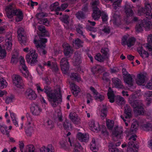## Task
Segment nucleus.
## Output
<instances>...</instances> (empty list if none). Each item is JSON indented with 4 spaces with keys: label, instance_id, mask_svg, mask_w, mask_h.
Masks as SVG:
<instances>
[{
    "label": "nucleus",
    "instance_id": "f257e3e1",
    "mask_svg": "<svg viewBox=\"0 0 152 152\" xmlns=\"http://www.w3.org/2000/svg\"><path fill=\"white\" fill-rule=\"evenodd\" d=\"M43 90V91L48 97L49 101L53 107H56L59 102H61L62 96L60 90H52L51 88L48 86H45Z\"/></svg>",
    "mask_w": 152,
    "mask_h": 152
},
{
    "label": "nucleus",
    "instance_id": "f03ea898",
    "mask_svg": "<svg viewBox=\"0 0 152 152\" xmlns=\"http://www.w3.org/2000/svg\"><path fill=\"white\" fill-rule=\"evenodd\" d=\"M4 10L9 18L11 19L14 16H15V20L17 22L21 21L23 18V15L22 11L19 9L15 8L13 3L6 6Z\"/></svg>",
    "mask_w": 152,
    "mask_h": 152
},
{
    "label": "nucleus",
    "instance_id": "7ed1b4c3",
    "mask_svg": "<svg viewBox=\"0 0 152 152\" xmlns=\"http://www.w3.org/2000/svg\"><path fill=\"white\" fill-rule=\"evenodd\" d=\"M56 115L57 116V124L59 127L61 128L63 127L66 130H69V128L71 127V124L69 123L67 120L63 121L62 114L60 110H57Z\"/></svg>",
    "mask_w": 152,
    "mask_h": 152
},
{
    "label": "nucleus",
    "instance_id": "20e7f679",
    "mask_svg": "<svg viewBox=\"0 0 152 152\" xmlns=\"http://www.w3.org/2000/svg\"><path fill=\"white\" fill-rule=\"evenodd\" d=\"M47 42V40L46 38H41L38 41L34 40V43L36 44V46L39 53L42 55H45L47 53L45 50V43Z\"/></svg>",
    "mask_w": 152,
    "mask_h": 152
},
{
    "label": "nucleus",
    "instance_id": "39448f33",
    "mask_svg": "<svg viewBox=\"0 0 152 152\" xmlns=\"http://www.w3.org/2000/svg\"><path fill=\"white\" fill-rule=\"evenodd\" d=\"M131 105L134 108V111L137 115H143L144 111L143 107V105L141 101L137 100L130 102Z\"/></svg>",
    "mask_w": 152,
    "mask_h": 152
},
{
    "label": "nucleus",
    "instance_id": "423d86ee",
    "mask_svg": "<svg viewBox=\"0 0 152 152\" xmlns=\"http://www.w3.org/2000/svg\"><path fill=\"white\" fill-rule=\"evenodd\" d=\"M30 51V53L26 55V59L28 63L34 64L37 62L38 54L34 49H31Z\"/></svg>",
    "mask_w": 152,
    "mask_h": 152
},
{
    "label": "nucleus",
    "instance_id": "0eeeda50",
    "mask_svg": "<svg viewBox=\"0 0 152 152\" xmlns=\"http://www.w3.org/2000/svg\"><path fill=\"white\" fill-rule=\"evenodd\" d=\"M145 8H142L138 12V15H141L143 14H145L146 17L148 19L152 18V13L151 12L152 10L151 7L148 3H145Z\"/></svg>",
    "mask_w": 152,
    "mask_h": 152
},
{
    "label": "nucleus",
    "instance_id": "6e6552de",
    "mask_svg": "<svg viewBox=\"0 0 152 152\" xmlns=\"http://www.w3.org/2000/svg\"><path fill=\"white\" fill-rule=\"evenodd\" d=\"M14 84L18 88H22L24 86L23 81L20 76L14 75L12 77Z\"/></svg>",
    "mask_w": 152,
    "mask_h": 152
},
{
    "label": "nucleus",
    "instance_id": "1a4fd4ad",
    "mask_svg": "<svg viewBox=\"0 0 152 152\" xmlns=\"http://www.w3.org/2000/svg\"><path fill=\"white\" fill-rule=\"evenodd\" d=\"M60 64L63 73L65 74L67 73L69 69V63L67 58H62L60 61Z\"/></svg>",
    "mask_w": 152,
    "mask_h": 152
},
{
    "label": "nucleus",
    "instance_id": "9d476101",
    "mask_svg": "<svg viewBox=\"0 0 152 152\" xmlns=\"http://www.w3.org/2000/svg\"><path fill=\"white\" fill-rule=\"evenodd\" d=\"M24 95L27 99L31 100H35L37 97L35 92L31 89H27L25 92Z\"/></svg>",
    "mask_w": 152,
    "mask_h": 152
},
{
    "label": "nucleus",
    "instance_id": "9b49d317",
    "mask_svg": "<svg viewBox=\"0 0 152 152\" xmlns=\"http://www.w3.org/2000/svg\"><path fill=\"white\" fill-rule=\"evenodd\" d=\"M124 113L126 114V115L124 117L123 115H121V117L125 122V124L126 126H128V124L126 121V120L125 118L129 119L131 117V110L130 107L127 105H125L124 106Z\"/></svg>",
    "mask_w": 152,
    "mask_h": 152
},
{
    "label": "nucleus",
    "instance_id": "f8f14e48",
    "mask_svg": "<svg viewBox=\"0 0 152 152\" xmlns=\"http://www.w3.org/2000/svg\"><path fill=\"white\" fill-rule=\"evenodd\" d=\"M64 49V53L66 56L70 57L72 54V50L70 45L66 42L64 43L62 45Z\"/></svg>",
    "mask_w": 152,
    "mask_h": 152
},
{
    "label": "nucleus",
    "instance_id": "ddd939ff",
    "mask_svg": "<svg viewBox=\"0 0 152 152\" xmlns=\"http://www.w3.org/2000/svg\"><path fill=\"white\" fill-rule=\"evenodd\" d=\"M136 39L134 37H131L129 38L126 40V39L123 37L122 40V44L123 45H127L129 47H130L134 45Z\"/></svg>",
    "mask_w": 152,
    "mask_h": 152
},
{
    "label": "nucleus",
    "instance_id": "4468645a",
    "mask_svg": "<svg viewBox=\"0 0 152 152\" xmlns=\"http://www.w3.org/2000/svg\"><path fill=\"white\" fill-rule=\"evenodd\" d=\"M20 68V71L23 75V76L27 78L28 80H31L32 77L30 74L28 69V68L26 65L21 66Z\"/></svg>",
    "mask_w": 152,
    "mask_h": 152
},
{
    "label": "nucleus",
    "instance_id": "2eb2a0df",
    "mask_svg": "<svg viewBox=\"0 0 152 152\" xmlns=\"http://www.w3.org/2000/svg\"><path fill=\"white\" fill-rule=\"evenodd\" d=\"M123 130L122 128H118L116 126L114 128L113 134L115 138L118 139H121L123 137Z\"/></svg>",
    "mask_w": 152,
    "mask_h": 152
},
{
    "label": "nucleus",
    "instance_id": "dca6fc26",
    "mask_svg": "<svg viewBox=\"0 0 152 152\" xmlns=\"http://www.w3.org/2000/svg\"><path fill=\"white\" fill-rule=\"evenodd\" d=\"M5 45L6 48L8 51L11 50L12 48V35L11 33L7 34L5 39Z\"/></svg>",
    "mask_w": 152,
    "mask_h": 152
},
{
    "label": "nucleus",
    "instance_id": "f3484780",
    "mask_svg": "<svg viewBox=\"0 0 152 152\" xmlns=\"http://www.w3.org/2000/svg\"><path fill=\"white\" fill-rule=\"evenodd\" d=\"M31 111L33 115H39L42 110L40 107L38 105L32 104L31 107Z\"/></svg>",
    "mask_w": 152,
    "mask_h": 152
},
{
    "label": "nucleus",
    "instance_id": "a211bd4d",
    "mask_svg": "<svg viewBox=\"0 0 152 152\" xmlns=\"http://www.w3.org/2000/svg\"><path fill=\"white\" fill-rule=\"evenodd\" d=\"M88 125L91 129L94 131H97L100 129V126L98 122H95L93 120H90L88 122Z\"/></svg>",
    "mask_w": 152,
    "mask_h": 152
},
{
    "label": "nucleus",
    "instance_id": "6ab92c4d",
    "mask_svg": "<svg viewBox=\"0 0 152 152\" xmlns=\"http://www.w3.org/2000/svg\"><path fill=\"white\" fill-rule=\"evenodd\" d=\"M112 84L115 88L123 89L124 87L122 84L121 80L117 78H114L112 79Z\"/></svg>",
    "mask_w": 152,
    "mask_h": 152
},
{
    "label": "nucleus",
    "instance_id": "aec40b11",
    "mask_svg": "<svg viewBox=\"0 0 152 152\" xmlns=\"http://www.w3.org/2000/svg\"><path fill=\"white\" fill-rule=\"evenodd\" d=\"M69 118L75 124H79L80 123V119L75 113H71L69 115Z\"/></svg>",
    "mask_w": 152,
    "mask_h": 152
},
{
    "label": "nucleus",
    "instance_id": "412c9836",
    "mask_svg": "<svg viewBox=\"0 0 152 152\" xmlns=\"http://www.w3.org/2000/svg\"><path fill=\"white\" fill-rule=\"evenodd\" d=\"M73 63L75 66H78L82 62L80 54L76 52L73 58Z\"/></svg>",
    "mask_w": 152,
    "mask_h": 152
},
{
    "label": "nucleus",
    "instance_id": "4be33fe9",
    "mask_svg": "<svg viewBox=\"0 0 152 152\" xmlns=\"http://www.w3.org/2000/svg\"><path fill=\"white\" fill-rule=\"evenodd\" d=\"M132 6L128 2H126L125 5V13L127 17H131L133 15V12L132 9Z\"/></svg>",
    "mask_w": 152,
    "mask_h": 152
},
{
    "label": "nucleus",
    "instance_id": "5701e85b",
    "mask_svg": "<svg viewBox=\"0 0 152 152\" xmlns=\"http://www.w3.org/2000/svg\"><path fill=\"white\" fill-rule=\"evenodd\" d=\"M77 138L81 142H87L89 139V135L86 134L79 132L77 134Z\"/></svg>",
    "mask_w": 152,
    "mask_h": 152
},
{
    "label": "nucleus",
    "instance_id": "b1692460",
    "mask_svg": "<svg viewBox=\"0 0 152 152\" xmlns=\"http://www.w3.org/2000/svg\"><path fill=\"white\" fill-rule=\"evenodd\" d=\"M93 13L92 14L93 18L95 20H98L100 18L102 13L99 8L93 9Z\"/></svg>",
    "mask_w": 152,
    "mask_h": 152
},
{
    "label": "nucleus",
    "instance_id": "393cba45",
    "mask_svg": "<svg viewBox=\"0 0 152 152\" xmlns=\"http://www.w3.org/2000/svg\"><path fill=\"white\" fill-rule=\"evenodd\" d=\"M145 77L146 75L144 74L140 73L138 74L136 80V83L139 85H142L145 82Z\"/></svg>",
    "mask_w": 152,
    "mask_h": 152
},
{
    "label": "nucleus",
    "instance_id": "a878e982",
    "mask_svg": "<svg viewBox=\"0 0 152 152\" xmlns=\"http://www.w3.org/2000/svg\"><path fill=\"white\" fill-rule=\"evenodd\" d=\"M43 64L44 65L47 66L53 69L55 71L58 70V68L56 63V62H53L52 61H48L47 62H44L43 63Z\"/></svg>",
    "mask_w": 152,
    "mask_h": 152
},
{
    "label": "nucleus",
    "instance_id": "bb28decb",
    "mask_svg": "<svg viewBox=\"0 0 152 152\" xmlns=\"http://www.w3.org/2000/svg\"><path fill=\"white\" fill-rule=\"evenodd\" d=\"M70 86L72 88V91L73 95L75 96H77L80 91L79 87L74 83H71Z\"/></svg>",
    "mask_w": 152,
    "mask_h": 152
},
{
    "label": "nucleus",
    "instance_id": "cd10ccee",
    "mask_svg": "<svg viewBox=\"0 0 152 152\" xmlns=\"http://www.w3.org/2000/svg\"><path fill=\"white\" fill-rule=\"evenodd\" d=\"M40 152H54V148L51 144L48 145L47 147L43 146L40 148Z\"/></svg>",
    "mask_w": 152,
    "mask_h": 152
},
{
    "label": "nucleus",
    "instance_id": "c85d7f7f",
    "mask_svg": "<svg viewBox=\"0 0 152 152\" xmlns=\"http://www.w3.org/2000/svg\"><path fill=\"white\" fill-rule=\"evenodd\" d=\"M108 151L109 152H124L122 151L119 150L115 146L114 143H110L108 146Z\"/></svg>",
    "mask_w": 152,
    "mask_h": 152
},
{
    "label": "nucleus",
    "instance_id": "c756f323",
    "mask_svg": "<svg viewBox=\"0 0 152 152\" xmlns=\"http://www.w3.org/2000/svg\"><path fill=\"white\" fill-rule=\"evenodd\" d=\"M143 27L146 30L150 29L152 27V22L149 19H146L142 21Z\"/></svg>",
    "mask_w": 152,
    "mask_h": 152
},
{
    "label": "nucleus",
    "instance_id": "7c9ffc66",
    "mask_svg": "<svg viewBox=\"0 0 152 152\" xmlns=\"http://www.w3.org/2000/svg\"><path fill=\"white\" fill-rule=\"evenodd\" d=\"M133 77H134L133 75H128L124 77V82L129 85L132 86L133 82Z\"/></svg>",
    "mask_w": 152,
    "mask_h": 152
},
{
    "label": "nucleus",
    "instance_id": "2f4dec72",
    "mask_svg": "<svg viewBox=\"0 0 152 152\" xmlns=\"http://www.w3.org/2000/svg\"><path fill=\"white\" fill-rule=\"evenodd\" d=\"M90 149L93 152H97L98 151L97 146L96 144L95 139L93 138L90 145Z\"/></svg>",
    "mask_w": 152,
    "mask_h": 152
},
{
    "label": "nucleus",
    "instance_id": "473e14b6",
    "mask_svg": "<svg viewBox=\"0 0 152 152\" xmlns=\"http://www.w3.org/2000/svg\"><path fill=\"white\" fill-rule=\"evenodd\" d=\"M115 101L116 103L119 105L122 106L125 103L124 99L120 96H117L115 98Z\"/></svg>",
    "mask_w": 152,
    "mask_h": 152
},
{
    "label": "nucleus",
    "instance_id": "72a5a7b5",
    "mask_svg": "<svg viewBox=\"0 0 152 152\" xmlns=\"http://www.w3.org/2000/svg\"><path fill=\"white\" fill-rule=\"evenodd\" d=\"M108 98L109 99L110 102L111 103H113L115 101V95L113 91L110 88H109L107 93Z\"/></svg>",
    "mask_w": 152,
    "mask_h": 152
},
{
    "label": "nucleus",
    "instance_id": "f704fd0d",
    "mask_svg": "<svg viewBox=\"0 0 152 152\" xmlns=\"http://www.w3.org/2000/svg\"><path fill=\"white\" fill-rule=\"evenodd\" d=\"M18 40L22 45H26L27 44V37L25 34L19 35L18 36Z\"/></svg>",
    "mask_w": 152,
    "mask_h": 152
},
{
    "label": "nucleus",
    "instance_id": "c9c22d12",
    "mask_svg": "<svg viewBox=\"0 0 152 152\" xmlns=\"http://www.w3.org/2000/svg\"><path fill=\"white\" fill-rule=\"evenodd\" d=\"M113 21L114 24L119 23L120 21V18L118 11H116L113 15Z\"/></svg>",
    "mask_w": 152,
    "mask_h": 152
},
{
    "label": "nucleus",
    "instance_id": "e433bc0d",
    "mask_svg": "<svg viewBox=\"0 0 152 152\" xmlns=\"http://www.w3.org/2000/svg\"><path fill=\"white\" fill-rule=\"evenodd\" d=\"M26 116L27 118V121L26 124V126L28 127L29 126L33 125V121L32 120V118L30 115V114L28 113H27L26 114Z\"/></svg>",
    "mask_w": 152,
    "mask_h": 152
},
{
    "label": "nucleus",
    "instance_id": "4c0bfd02",
    "mask_svg": "<svg viewBox=\"0 0 152 152\" xmlns=\"http://www.w3.org/2000/svg\"><path fill=\"white\" fill-rule=\"evenodd\" d=\"M68 142L71 146H73L75 147V150H77V149L78 148L80 150L82 149V147L79 143L76 142H73L72 143L69 138H68Z\"/></svg>",
    "mask_w": 152,
    "mask_h": 152
},
{
    "label": "nucleus",
    "instance_id": "58836bf2",
    "mask_svg": "<svg viewBox=\"0 0 152 152\" xmlns=\"http://www.w3.org/2000/svg\"><path fill=\"white\" fill-rule=\"evenodd\" d=\"M73 45L76 49H78L79 48L83 46V42L79 39H76L74 42H73Z\"/></svg>",
    "mask_w": 152,
    "mask_h": 152
},
{
    "label": "nucleus",
    "instance_id": "ea45409f",
    "mask_svg": "<svg viewBox=\"0 0 152 152\" xmlns=\"http://www.w3.org/2000/svg\"><path fill=\"white\" fill-rule=\"evenodd\" d=\"M145 96L146 98L147 101L148 102H147V104L149 105L151 102V97L152 96V91H147L145 93Z\"/></svg>",
    "mask_w": 152,
    "mask_h": 152
},
{
    "label": "nucleus",
    "instance_id": "a19ab883",
    "mask_svg": "<svg viewBox=\"0 0 152 152\" xmlns=\"http://www.w3.org/2000/svg\"><path fill=\"white\" fill-rule=\"evenodd\" d=\"M90 4L92 10L95 9L99 8L98 7H99L100 3L99 0H92Z\"/></svg>",
    "mask_w": 152,
    "mask_h": 152
},
{
    "label": "nucleus",
    "instance_id": "79ce46f5",
    "mask_svg": "<svg viewBox=\"0 0 152 152\" xmlns=\"http://www.w3.org/2000/svg\"><path fill=\"white\" fill-rule=\"evenodd\" d=\"M102 67L101 66L97 65L94 66L92 69V72L94 74L100 73L101 72Z\"/></svg>",
    "mask_w": 152,
    "mask_h": 152
},
{
    "label": "nucleus",
    "instance_id": "37998d69",
    "mask_svg": "<svg viewBox=\"0 0 152 152\" xmlns=\"http://www.w3.org/2000/svg\"><path fill=\"white\" fill-rule=\"evenodd\" d=\"M7 126L4 124L0 125V130L1 132L4 134L8 135L9 132L7 130Z\"/></svg>",
    "mask_w": 152,
    "mask_h": 152
},
{
    "label": "nucleus",
    "instance_id": "c03bdc74",
    "mask_svg": "<svg viewBox=\"0 0 152 152\" xmlns=\"http://www.w3.org/2000/svg\"><path fill=\"white\" fill-rule=\"evenodd\" d=\"M7 85L8 83L2 77L0 78V89H3L5 88Z\"/></svg>",
    "mask_w": 152,
    "mask_h": 152
},
{
    "label": "nucleus",
    "instance_id": "a18cd8bd",
    "mask_svg": "<svg viewBox=\"0 0 152 152\" xmlns=\"http://www.w3.org/2000/svg\"><path fill=\"white\" fill-rule=\"evenodd\" d=\"M143 26L142 24V21L138 22V23L136 24L135 27V30L136 32L139 33L142 31L143 30Z\"/></svg>",
    "mask_w": 152,
    "mask_h": 152
},
{
    "label": "nucleus",
    "instance_id": "49530a36",
    "mask_svg": "<svg viewBox=\"0 0 152 152\" xmlns=\"http://www.w3.org/2000/svg\"><path fill=\"white\" fill-rule=\"evenodd\" d=\"M70 78L73 80H75L77 82H79L80 80V78L78 74L72 73L70 75Z\"/></svg>",
    "mask_w": 152,
    "mask_h": 152
},
{
    "label": "nucleus",
    "instance_id": "de8ad7c7",
    "mask_svg": "<svg viewBox=\"0 0 152 152\" xmlns=\"http://www.w3.org/2000/svg\"><path fill=\"white\" fill-rule=\"evenodd\" d=\"M137 136L136 135H132L129 139L130 141L128 142V145L129 146H133V147L134 146V141L136 140V137Z\"/></svg>",
    "mask_w": 152,
    "mask_h": 152
},
{
    "label": "nucleus",
    "instance_id": "09e8293b",
    "mask_svg": "<svg viewBox=\"0 0 152 152\" xmlns=\"http://www.w3.org/2000/svg\"><path fill=\"white\" fill-rule=\"evenodd\" d=\"M7 56V52L6 50L3 49L1 45H0V59L4 58Z\"/></svg>",
    "mask_w": 152,
    "mask_h": 152
},
{
    "label": "nucleus",
    "instance_id": "8fccbe9b",
    "mask_svg": "<svg viewBox=\"0 0 152 152\" xmlns=\"http://www.w3.org/2000/svg\"><path fill=\"white\" fill-rule=\"evenodd\" d=\"M59 5V3L57 1L52 4L50 7L52 10L55 11H60V7H57Z\"/></svg>",
    "mask_w": 152,
    "mask_h": 152
},
{
    "label": "nucleus",
    "instance_id": "3c124183",
    "mask_svg": "<svg viewBox=\"0 0 152 152\" xmlns=\"http://www.w3.org/2000/svg\"><path fill=\"white\" fill-rule=\"evenodd\" d=\"M38 30L43 34L42 35L48 36L49 34L48 32L45 29V26L43 25H40L38 26Z\"/></svg>",
    "mask_w": 152,
    "mask_h": 152
},
{
    "label": "nucleus",
    "instance_id": "603ef678",
    "mask_svg": "<svg viewBox=\"0 0 152 152\" xmlns=\"http://www.w3.org/2000/svg\"><path fill=\"white\" fill-rule=\"evenodd\" d=\"M76 17L78 19H83L85 18V15L82 11H79L75 14Z\"/></svg>",
    "mask_w": 152,
    "mask_h": 152
},
{
    "label": "nucleus",
    "instance_id": "864d4df0",
    "mask_svg": "<svg viewBox=\"0 0 152 152\" xmlns=\"http://www.w3.org/2000/svg\"><path fill=\"white\" fill-rule=\"evenodd\" d=\"M60 144L61 148L64 149H66L69 146L67 141L66 140H63L60 142Z\"/></svg>",
    "mask_w": 152,
    "mask_h": 152
},
{
    "label": "nucleus",
    "instance_id": "5fc2aeb1",
    "mask_svg": "<svg viewBox=\"0 0 152 152\" xmlns=\"http://www.w3.org/2000/svg\"><path fill=\"white\" fill-rule=\"evenodd\" d=\"M138 124L137 121L134 122L131 125V130L132 132L136 131L138 127Z\"/></svg>",
    "mask_w": 152,
    "mask_h": 152
},
{
    "label": "nucleus",
    "instance_id": "6e6d98bb",
    "mask_svg": "<svg viewBox=\"0 0 152 152\" xmlns=\"http://www.w3.org/2000/svg\"><path fill=\"white\" fill-rule=\"evenodd\" d=\"M61 20L64 23L68 24L69 22V16L68 15H65L63 16L60 18Z\"/></svg>",
    "mask_w": 152,
    "mask_h": 152
},
{
    "label": "nucleus",
    "instance_id": "4d7b16f0",
    "mask_svg": "<svg viewBox=\"0 0 152 152\" xmlns=\"http://www.w3.org/2000/svg\"><path fill=\"white\" fill-rule=\"evenodd\" d=\"M35 148L34 146L32 145H27L25 151L26 152H35Z\"/></svg>",
    "mask_w": 152,
    "mask_h": 152
},
{
    "label": "nucleus",
    "instance_id": "13d9d810",
    "mask_svg": "<svg viewBox=\"0 0 152 152\" xmlns=\"http://www.w3.org/2000/svg\"><path fill=\"white\" fill-rule=\"evenodd\" d=\"M106 58L104 56L103 57L100 53L97 54L95 56V59L98 61L102 62L104 61V59Z\"/></svg>",
    "mask_w": 152,
    "mask_h": 152
},
{
    "label": "nucleus",
    "instance_id": "bf43d9fd",
    "mask_svg": "<svg viewBox=\"0 0 152 152\" xmlns=\"http://www.w3.org/2000/svg\"><path fill=\"white\" fill-rule=\"evenodd\" d=\"M142 128L144 130L148 131L152 129V126L151 124L148 123L144 124L142 126Z\"/></svg>",
    "mask_w": 152,
    "mask_h": 152
},
{
    "label": "nucleus",
    "instance_id": "052dcab7",
    "mask_svg": "<svg viewBox=\"0 0 152 152\" xmlns=\"http://www.w3.org/2000/svg\"><path fill=\"white\" fill-rule=\"evenodd\" d=\"M114 122L113 121L108 120L106 121V125L108 128L109 129H112L113 126Z\"/></svg>",
    "mask_w": 152,
    "mask_h": 152
},
{
    "label": "nucleus",
    "instance_id": "680f3d73",
    "mask_svg": "<svg viewBox=\"0 0 152 152\" xmlns=\"http://www.w3.org/2000/svg\"><path fill=\"white\" fill-rule=\"evenodd\" d=\"M139 53L142 58L148 57V52L142 48L141 49L140 51H139Z\"/></svg>",
    "mask_w": 152,
    "mask_h": 152
},
{
    "label": "nucleus",
    "instance_id": "e2e57ef3",
    "mask_svg": "<svg viewBox=\"0 0 152 152\" xmlns=\"http://www.w3.org/2000/svg\"><path fill=\"white\" fill-rule=\"evenodd\" d=\"M45 125L47 127L52 129L54 127V124L53 121L51 120H48L45 123Z\"/></svg>",
    "mask_w": 152,
    "mask_h": 152
},
{
    "label": "nucleus",
    "instance_id": "0e129e2a",
    "mask_svg": "<svg viewBox=\"0 0 152 152\" xmlns=\"http://www.w3.org/2000/svg\"><path fill=\"white\" fill-rule=\"evenodd\" d=\"M28 128L26 130V133L27 136H30L31 135L33 132V129L32 127L31 126L28 127L27 126Z\"/></svg>",
    "mask_w": 152,
    "mask_h": 152
},
{
    "label": "nucleus",
    "instance_id": "69168bd1",
    "mask_svg": "<svg viewBox=\"0 0 152 152\" xmlns=\"http://www.w3.org/2000/svg\"><path fill=\"white\" fill-rule=\"evenodd\" d=\"M83 29V27L82 25L78 24L76 27V31L77 32L81 35H83V32L82 29Z\"/></svg>",
    "mask_w": 152,
    "mask_h": 152
},
{
    "label": "nucleus",
    "instance_id": "338daca9",
    "mask_svg": "<svg viewBox=\"0 0 152 152\" xmlns=\"http://www.w3.org/2000/svg\"><path fill=\"white\" fill-rule=\"evenodd\" d=\"M39 23L40 24H44L47 26L49 25V22L46 18H44L41 19L39 21Z\"/></svg>",
    "mask_w": 152,
    "mask_h": 152
},
{
    "label": "nucleus",
    "instance_id": "774afa93",
    "mask_svg": "<svg viewBox=\"0 0 152 152\" xmlns=\"http://www.w3.org/2000/svg\"><path fill=\"white\" fill-rule=\"evenodd\" d=\"M121 2L122 0H117L115 1L113 5V6L114 9H116L118 7H120Z\"/></svg>",
    "mask_w": 152,
    "mask_h": 152
}]
</instances>
